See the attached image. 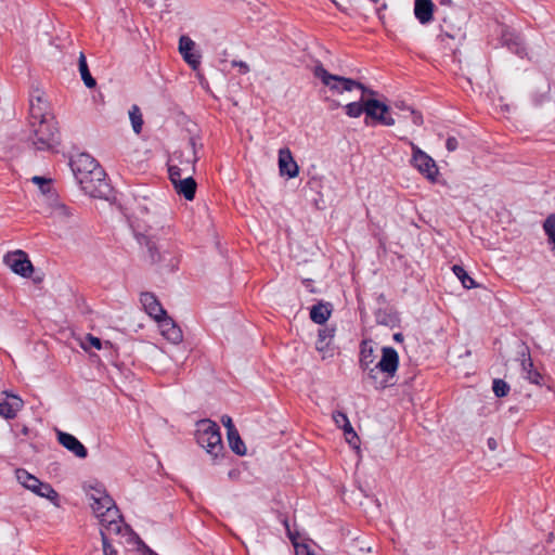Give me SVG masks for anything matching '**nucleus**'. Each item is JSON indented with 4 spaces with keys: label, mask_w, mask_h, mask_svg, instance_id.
Returning <instances> with one entry per match:
<instances>
[{
    "label": "nucleus",
    "mask_w": 555,
    "mask_h": 555,
    "mask_svg": "<svg viewBox=\"0 0 555 555\" xmlns=\"http://www.w3.org/2000/svg\"><path fill=\"white\" fill-rule=\"evenodd\" d=\"M146 245H147V248H149V251H150L151 260L153 262L159 261L160 260V256H159L158 249L155 246V244L153 242H151V241H147Z\"/></svg>",
    "instance_id": "obj_40"
},
{
    "label": "nucleus",
    "mask_w": 555,
    "mask_h": 555,
    "mask_svg": "<svg viewBox=\"0 0 555 555\" xmlns=\"http://www.w3.org/2000/svg\"><path fill=\"white\" fill-rule=\"evenodd\" d=\"M371 1L374 2V3H377L379 0H371Z\"/></svg>",
    "instance_id": "obj_56"
},
{
    "label": "nucleus",
    "mask_w": 555,
    "mask_h": 555,
    "mask_svg": "<svg viewBox=\"0 0 555 555\" xmlns=\"http://www.w3.org/2000/svg\"><path fill=\"white\" fill-rule=\"evenodd\" d=\"M453 273L456 275V278L461 281L462 285L467 288H475L477 287V284L473 278H470L465 269L459 264H454L452 267Z\"/></svg>",
    "instance_id": "obj_29"
},
{
    "label": "nucleus",
    "mask_w": 555,
    "mask_h": 555,
    "mask_svg": "<svg viewBox=\"0 0 555 555\" xmlns=\"http://www.w3.org/2000/svg\"><path fill=\"white\" fill-rule=\"evenodd\" d=\"M102 545L104 555H117L116 550L109 544L106 534L101 531Z\"/></svg>",
    "instance_id": "obj_38"
},
{
    "label": "nucleus",
    "mask_w": 555,
    "mask_h": 555,
    "mask_svg": "<svg viewBox=\"0 0 555 555\" xmlns=\"http://www.w3.org/2000/svg\"><path fill=\"white\" fill-rule=\"evenodd\" d=\"M149 8H153L158 0H142Z\"/></svg>",
    "instance_id": "obj_51"
},
{
    "label": "nucleus",
    "mask_w": 555,
    "mask_h": 555,
    "mask_svg": "<svg viewBox=\"0 0 555 555\" xmlns=\"http://www.w3.org/2000/svg\"><path fill=\"white\" fill-rule=\"evenodd\" d=\"M91 500L90 506L94 516L100 520L103 526L113 529L117 532L120 531L119 520L121 515L117 508L114 500L107 494L106 490L102 487H92L88 493Z\"/></svg>",
    "instance_id": "obj_1"
},
{
    "label": "nucleus",
    "mask_w": 555,
    "mask_h": 555,
    "mask_svg": "<svg viewBox=\"0 0 555 555\" xmlns=\"http://www.w3.org/2000/svg\"><path fill=\"white\" fill-rule=\"evenodd\" d=\"M50 215H51V217H53L55 219L64 221V220L70 218L73 214L66 205H64L62 203H55L51 206Z\"/></svg>",
    "instance_id": "obj_33"
},
{
    "label": "nucleus",
    "mask_w": 555,
    "mask_h": 555,
    "mask_svg": "<svg viewBox=\"0 0 555 555\" xmlns=\"http://www.w3.org/2000/svg\"><path fill=\"white\" fill-rule=\"evenodd\" d=\"M88 184H79L82 191L93 198H100L111 201L114 198L113 188L106 180V173L101 169L93 171L91 176L87 178Z\"/></svg>",
    "instance_id": "obj_8"
},
{
    "label": "nucleus",
    "mask_w": 555,
    "mask_h": 555,
    "mask_svg": "<svg viewBox=\"0 0 555 555\" xmlns=\"http://www.w3.org/2000/svg\"><path fill=\"white\" fill-rule=\"evenodd\" d=\"M502 41L511 51L515 52L516 54L522 53L519 37L514 35L513 33L504 31L502 34Z\"/></svg>",
    "instance_id": "obj_30"
},
{
    "label": "nucleus",
    "mask_w": 555,
    "mask_h": 555,
    "mask_svg": "<svg viewBox=\"0 0 555 555\" xmlns=\"http://www.w3.org/2000/svg\"><path fill=\"white\" fill-rule=\"evenodd\" d=\"M446 146L449 152H454L459 146V142H457L456 138L449 137L447 139Z\"/></svg>",
    "instance_id": "obj_42"
},
{
    "label": "nucleus",
    "mask_w": 555,
    "mask_h": 555,
    "mask_svg": "<svg viewBox=\"0 0 555 555\" xmlns=\"http://www.w3.org/2000/svg\"><path fill=\"white\" fill-rule=\"evenodd\" d=\"M366 106V124H369V118L384 126H393L396 124V119L390 116V106L387 104L375 99H367Z\"/></svg>",
    "instance_id": "obj_10"
},
{
    "label": "nucleus",
    "mask_w": 555,
    "mask_h": 555,
    "mask_svg": "<svg viewBox=\"0 0 555 555\" xmlns=\"http://www.w3.org/2000/svg\"><path fill=\"white\" fill-rule=\"evenodd\" d=\"M337 106H339V103H334L333 104V107H337Z\"/></svg>",
    "instance_id": "obj_55"
},
{
    "label": "nucleus",
    "mask_w": 555,
    "mask_h": 555,
    "mask_svg": "<svg viewBox=\"0 0 555 555\" xmlns=\"http://www.w3.org/2000/svg\"><path fill=\"white\" fill-rule=\"evenodd\" d=\"M284 526L286 528V533H287V537L288 539L291 540L294 548H295V554L297 555V547L298 550L301 547V546H309L307 543H299L298 542V539H299V532L298 531H293L289 527V524H288V520L285 519L284 521Z\"/></svg>",
    "instance_id": "obj_35"
},
{
    "label": "nucleus",
    "mask_w": 555,
    "mask_h": 555,
    "mask_svg": "<svg viewBox=\"0 0 555 555\" xmlns=\"http://www.w3.org/2000/svg\"><path fill=\"white\" fill-rule=\"evenodd\" d=\"M4 262L14 273L23 278H29L34 271L33 263L28 259L27 254L20 249L8 253L4 256Z\"/></svg>",
    "instance_id": "obj_11"
},
{
    "label": "nucleus",
    "mask_w": 555,
    "mask_h": 555,
    "mask_svg": "<svg viewBox=\"0 0 555 555\" xmlns=\"http://www.w3.org/2000/svg\"><path fill=\"white\" fill-rule=\"evenodd\" d=\"M487 443H488V447H489V449H490L491 451L496 450V448H498V442H496V440H495L494 438H489V439H488V441H487Z\"/></svg>",
    "instance_id": "obj_49"
},
{
    "label": "nucleus",
    "mask_w": 555,
    "mask_h": 555,
    "mask_svg": "<svg viewBox=\"0 0 555 555\" xmlns=\"http://www.w3.org/2000/svg\"><path fill=\"white\" fill-rule=\"evenodd\" d=\"M30 117L34 120L43 119L52 117L48 113V103L43 98V92L40 90H35L30 96Z\"/></svg>",
    "instance_id": "obj_16"
},
{
    "label": "nucleus",
    "mask_w": 555,
    "mask_h": 555,
    "mask_svg": "<svg viewBox=\"0 0 555 555\" xmlns=\"http://www.w3.org/2000/svg\"><path fill=\"white\" fill-rule=\"evenodd\" d=\"M73 173L79 184H88L87 178L96 169H101L100 164L89 154L81 153L70 160Z\"/></svg>",
    "instance_id": "obj_9"
},
{
    "label": "nucleus",
    "mask_w": 555,
    "mask_h": 555,
    "mask_svg": "<svg viewBox=\"0 0 555 555\" xmlns=\"http://www.w3.org/2000/svg\"><path fill=\"white\" fill-rule=\"evenodd\" d=\"M87 340L89 341V344H90L93 348H95V349H98V350H100V349L102 348V343H101V339H100V338H98V337L92 336V335H90V334H89V335L87 336Z\"/></svg>",
    "instance_id": "obj_43"
},
{
    "label": "nucleus",
    "mask_w": 555,
    "mask_h": 555,
    "mask_svg": "<svg viewBox=\"0 0 555 555\" xmlns=\"http://www.w3.org/2000/svg\"><path fill=\"white\" fill-rule=\"evenodd\" d=\"M31 181L39 185L42 193H49L51 188V180L43 177L35 176Z\"/></svg>",
    "instance_id": "obj_37"
},
{
    "label": "nucleus",
    "mask_w": 555,
    "mask_h": 555,
    "mask_svg": "<svg viewBox=\"0 0 555 555\" xmlns=\"http://www.w3.org/2000/svg\"><path fill=\"white\" fill-rule=\"evenodd\" d=\"M334 333V328L325 327L320 330L318 334V340L315 343V348L319 351H324L328 347L331 340L333 339Z\"/></svg>",
    "instance_id": "obj_28"
},
{
    "label": "nucleus",
    "mask_w": 555,
    "mask_h": 555,
    "mask_svg": "<svg viewBox=\"0 0 555 555\" xmlns=\"http://www.w3.org/2000/svg\"><path fill=\"white\" fill-rule=\"evenodd\" d=\"M297 555H317L310 546H301L299 551L297 550Z\"/></svg>",
    "instance_id": "obj_45"
},
{
    "label": "nucleus",
    "mask_w": 555,
    "mask_h": 555,
    "mask_svg": "<svg viewBox=\"0 0 555 555\" xmlns=\"http://www.w3.org/2000/svg\"><path fill=\"white\" fill-rule=\"evenodd\" d=\"M377 319L379 323L388 324L387 318L380 319V317L378 315Z\"/></svg>",
    "instance_id": "obj_54"
},
{
    "label": "nucleus",
    "mask_w": 555,
    "mask_h": 555,
    "mask_svg": "<svg viewBox=\"0 0 555 555\" xmlns=\"http://www.w3.org/2000/svg\"><path fill=\"white\" fill-rule=\"evenodd\" d=\"M400 139L405 140L412 150V166L430 182H435L439 175L435 160L427 153L422 151L413 141L406 140L404 137H400Z\"/></svg>",
    "instance_id": "obj_7"
},
{
    "label": "nucleus",
    "mask_w": 555,
    "mask_h": 555,
    "mask_svg": "<svg viewBox=\"0 0 555 555\" xmlns=\"http://www.w3.org/2000/svg\"><path fill=\"white\" fill-rule=\"evenodd\" d=\"M346 440L349 444L353 446V447H357L358 442H359V437L358 435L356 434V438H352V434H348V437H346Z\"/></svg>",
    "instance_id": "obj_47"
},
{
    "label": "nucleus",
    "mask_w": 555,
    "mask_h": 555,
    "mask_svg": "<svg viewBox=\"0 0 555 555\" xmlns=\"http://www.w3.org/2000/svg\"><path fill=\"white\" fill-rule=\"evenodd\" d=\"M434 3L431 0H415L414 14L422 24H427L433 20Z\"/></svg>",
    "instance_id": "obj_21"
},
{
    "label": "nucleus",
    "mask_w": 555,
    "mask_h": 555,
    "mask_svg": "<svg viewBox=\"0 0 555 555\" xmlns=\"http://www.w3.org/2000/svg\"><path fill=\"white\" fill-rule=\"evenodd\" d=\"M399 366V356L395 348L383 347L382 359L375 365V371L379 370L383 373L393 376Z\"/></svg>",
    "instance_id": "obj_13"
},
{
    "label": "nucleus",
    "mask_w": 555,
    "mask_h": 555,
    "mask_svg": "<svg viewBox=\"0 0 555 555\" xmlns=\"http://www.w3.org/2000/svg\"><path fill=\"white\" fill-rule=\"evenodd\" d=\"M18 482L30 490L35 494L41 498H46L53 502L56 506L59 505V493L52 488L50 483L40 481L36 476L29 474L23 468H18L15 472Z\"/></svg>",
    "instance_id": "obj_6"
},
{
    "label": "nucleus",
    "mask_w": 555,
    "mask_h": 555,
    "mask_svg": "<svg viewBox=\"0 0 555 555\" xmlns=\"http://www.w3.org/2000/svg\"><path fill=\"white\" fill-rule=\"evenodd\" d=\"M221 423H222V425L227 429V435L231 434V431H236L237 430L235 428L234 424H233V421H232L231 416H229V415H222L221 416Z\"/></svg>",
    "instance_id": "obj_41"
},
{
    "label": "nucleus",
    "mask_w": 555,
    "mask_h": 555,
    "mask_svg": "<svg viewBox=\"0 0 555 555\" xmlns=\"http://www.w3.org/2000/svg\"><path fill=\"white\" fill-rule=\"evenodd\" d=\"M390 112H392V114L395 116H396V113H401V114L408 113L409 116L411 117V124L414 127H420L424 122L422 114L420 112H416L415 109L406 106L405 103L402 101L395 102L393 105L390 106Z\"/></svg>",
    "instance_id": "obj_23"
},
{
    "label": "nucleus",
    "mask_w": 555,
    "mask_h": 555,
    "mask_svg": "<svg viewBox=\"0 0 555 555\" xmlns=\"http://www.w3.org/2000/svg\"><path fill=\"white\" fill-rule=\"evenodd\" d=\"M146 555H158L156 552H154L153 550L146 547V551H145Z\"/></svg>",
    "instance_id": "obj_52"
},
{
    "label": "nucleus",
    "mask_w": 555,
    "mask_h": 555,
    "mask_svg": "<svg viewBox=\"0 0 555 555\" xmlns=\"http://www.w3.org/2000/svg\"><path fill=\"white\" fill-rule=\"evenodd\" d=\"M543 230L547 235V241L553 245L552 250L555 255V214L550 215L543 222Z\"/></svg>",
    "instance_id": "obj_32"
},
{
    "label": "nucleus",
    "mask_w": 555,
    "mask_h": 555,
    "mask_svg": "<svg viewBox=\"0 0 555 555\" xmlns=\"http://www.w3.org/2000/svg\"><path fill=\"white\" fill-rule=\"evenodd\" d=\"M57 441L68 451L73 452L77 457H87V449L75 436L57 430Z\"/></svg>",
    "instance_id": "obj_18"
},
{
    "label": "nucleus",
    "mask_w": 555,
    "mask_h": 555,
    "mask_svg": "<svg viewBox=\"0 0 555 555\" xmlns=\"http://www.w3.org/2000/svg\"><path fill=\"white\" fill-rule=\"evenodd\" d=\"M196 440L212 459H217L223 452V444L220 428L217 423L210 420H201L197 422Z\"/></svg>",
    "instance_id": "obj_3"
},
{
    "label": "nucleus",
    "mask_w": 555,
    "mask_h": 555,
    "mask_svg": "<svg viewBox=\"0 0 555 555\" xmlns=\"http://www.w3.org/2000/svg\"><path fill=\"white\" fill-rule=\"evenodd\" d=\"M374 359H375V356H374L373 347L371 345H367L365 341H363L361 345V350H360V366L364 371L367 370L370 377H372V378H376V376L374 375L375 367H371V365L374 362Z\"/></svg>",
    "instance_id": "obj_22"
},
{
    "label": "nucleus",
    "mask_w": 555,
    "mask_h": 555,
    "mask_svg": "<svg viewBox=\"0 0 555 555\" xmlns=\"http://www.w3.org/2000/svg\"><path fill=\"white\" fill-rule=\"evenodd\" d=\"M140 301L145 312L156 321H160L167 313L153 293H142Z\"/></svg>",
    "instance_id": "obj_17"
},
{
    "label": "nucleus",
    "mask_w": 555,
    "mask_h": 555,
    "mask_svg": "<svg viewBox=\"0 0 555 555\" xmlns=\"http://www.w3.org/2000/svg\"><path fill=\"white\" fill-rule=\"evenodd\" d=\"M439 3L441 5H449L451 3V0H439Z\"/></svg>",
    "instance_id": "obj_53"
},
{
    "label": "nucleus",
    "mask_w": 555,
    "mask_h": 555,
    "mask_svg": "<svg viewBox=\"0 0 555 555\" xmlns=\"http://www.w3.org/2000/svg\"><path fill=\"white\" fill-rule=\"evenodd\" d=\"M33 145L38 151H50L60 144V132L54 117L38 119V125L33 122Z\"/></svg>",
    "instance_id": "obj_4"
},
{
    "label": "nucleus",
    "mask_w": 555,
    "mask_h": 555,
    "mask_svg": "<svg viewBox=\"0 0 555 555\" xmlns=\"http://www.w3.org/2000/svg\"><path fill=\"white\" fill-rule=\"evenodd\" d=\"M129 118L131 120L133 131L135 133H140L142 130L143 119L139 106L132 105L129 111Z\"/></svg>",
    "instance_id": "obj_34"
},
{
    "label": "nucleus",
    "mask_w": 555,
    "mask_h": 555,
    "mask_svg": "<svg viewBox=\"0 0 555 555\" xmlns=\"http://www.w3.org/2000/svg\"><path fill=\"white\" fill-rule=\"evenodd\" d=\"M227 436L231 450L237 455H245L247 450L244 441L241 439L238 431H231V434H228Z\"/></svg>",
    "instance_id": "obj_27"
},
{
    "label": "nucleus",
    "mask_w": 555,
    "mask_h": 555,
    "mask_svg": "<svg viewBox=\"0 0 555 555\" xmlns=\"http://www.w3.org/2000/svg\"><path fill=\"white\" fill-rule=\"evenodd\" d=\"M396 117H397V119H398L399 121H402V122H403V121H406V120H410V121H411V117L409 116V114H408V113H403V114H401V113H396Z\"/></svg>",
    "instance_id": "obj_48"
},
{
    "label": "nucleus",
    "mask_w": 555,
    "mask_h": 555,
    "mask_svg": "<svg viewBox=\"0 0 555 555\" xmlns=\"http://www.w3.org/2000/svg\"><path fill=\"white\" fill-rule=\"evenodd\" d=\"M193 175H181L175 171V175L169 173V179L173 185L175 191L183 196L186 201H193L195 197L197 184L192 177Z\"/></svg>",
    "instance_id": "obj_12"
},
{
    "label": "nucleus",
    "mask_w": 555,
    "mask_h": 555,
    "mask_svg": "<svg viewBox=\"0 0 555 555\" xmlns=\"http://www.w3.org/2000/svg\"><path fill=\"white\" fill-rule=\"evenodd\" d=\"M279 170L281 176H287L288 178H295L299 173V167L288 147L279 151Z\"/></svg>",
    "instance_id": "obj_15"
},
{
    "label": "nucleus",
    "mask_w": 555,
    "mask_h": 555,
    "mask_svg": "<svg viewBox=\"0 0 555 555\" xmlns=\"http://www.w3.org/2000/svg\"><path fill=\"white\" fill-rule=\"evenodd\" d=\"M345 434V437H348V434H352V438H356V431L353 430L350 422H348V425H345L341 427Z\"/></svg>",
    "instance_id": "obj_46"
},
{
    "label": "nucleus",
    "mask_w": 555,
    "mask_h": 555,
    "mask_svg": "<svg viewBox=\"0 0 555 555\" xmlns=\"http://www.w3.org/2000/svg\"><path fill=\"white\" fill-rule=\"evenodd\" d=\"M492 389L496 397L503 398L508 393L509 385L505 380L498 378L493 380Z\"/></svg>",
    "instance_id": "obj_36"
},
{
    "label": "nucleus",
    "mask_w": 555,
    "mask_h": 555,
    "mask_svg": "<svg viewBox=\"0 0 555 555\" xmlns=\"http://www.w3.org/2000/svg\"><path fill=\"white\" fill-rule=\"evenodd\" d=\"M78 67H79V73H80V76H81V79H82L85 86L90 89L94 88L96 86V81L90 74V70H89V67L87 64V60H86V55L82 52H80V54H79Z\"/></svg>",
    "instance_id": "obj_26"
},
{
    "label": "nucleus",
    "mask_w": 555,
    "mask_h": 555,
    "mask_svg": "<svg viewBox=\"0 0 555 555\" xmlns=\"http://www.w3.org/2000/svg\"><path fill=\"white\" fill-rule=\"evenodd\" d=\"M23 400L15 395L8 396V400L0 402V415L5 420H13L23 408Z\"/></svg>",
    "instance_id": "obj_20"
},
{
    "label": "nucleus",
    "mask_w": 555,
    "mask_h": 555,
    "mask_svg": "<svg viewBox=\"0 0 555 555\" xmlns=\"http://www.w3.org/2000/svg\"><path fill=\"white\" fill-rule=\"evenodd\" d=\"M158 322L160 323L162 334L167 340L173 344H179L182 340L181 328L167 314Z\"/></svg>",
    "instance_id": "obj_19"
},
{
    "label": "nucleus",
    "mask_w": 555,
    "mask_h": 555,
    "mask_svg": "<svg viewBox=\"0 0 555 555\" xmlns=\"http://www.w3.org/2000/svg\"><path fill=\"white\" fill-rule=\"evenodd\" d=\"M521 367L522 372L525 373L526 379L535 385L540 384L542 376L539 372L533 370V363L531 361V358L529 354L528 358H526L525 352H522Z\"/></svg>",
    "instance_id": "obj_24"
},
{
    "label": "nucleus",
    "mask_w": 555,
    "mask_h": 555,
    "mask_svg": "<svg viewBox=\"0 0 555 555\" xmlns=\"http://www.w3.org/2000/svg\"><path fill=\"white\" fill-rule=\"evenodd\" d=\"M331 313L332 310L328 308V305L319 302L318 305L312 306L310 310V319L317 324H324L331 317Z\"/></svg>",
    "instance_id": "obj_25"
},
{
    "label": "nucleus",
    "mask_w": 555,
    "mask_h": 555,
    "mask_svg": "<svg viewBox=\"0 0 555 555\" xmlns=\"http://www.w3.org/2000/svg\"><path fill=\"white\" fill-rule=\"evenodd\" d=\"M366 100H362V101H359V102H351V103H348L346 106H345V111H346V114L351 117V118H358L360 117L363 113L366 114Z\"/></svg>",
    "instance_id": "obj_31"
},
{
    "label": "nucleus",
    "mask_w": 555,
    "mask_h": 555,
    "mask_svg": "<svg viewBox=\"0 0 555 555\" xmlns=\"http://www.w3.org/2000/svg\"><path fill=\"white\" fill-rule=\"evenodd\" d=\"M313 74L317 78L321 79L324 86L328 87L334 92L343 93L345 91L360 89L363 94H375V91L367 89L360 81L338 75H332L322 65H317L313 69Z\"/></svg>",
    "instance_id": "obj_5"
},
{
    "label": "nucleus",
    "mask_w": 555,
    "mask_h": 555,
    "mask_svg": "<svg viewBox=\"0 0 555 555\" xmlns=\"http://www.w3.org/2000/svg\"><path fill=\"white\" fill-rule=\"evenodd\" d=\"M197 160L196 139L191 137L170 156L168 172L175 175V171H178L181 175H193Z\"/></svg>",
    "instance_id": "obj_2"
},
{
    "label": "nucleus",
    "mask_w": 555,
    "mask_h": 555,
    "mask_svg": "<svg viewBox=\"0 0 555 555\" xmlns=\"http://www.w3.org/2000/svg\"><path fill=\"white\" fill-rule=\"evenodd\" d=\"M333 420H334L335 424L340 428L345 425H348V422H349L347 415L339 411L334 412Z\"/></svg>",
    "instance_id": "obj_39"
},
{
    "label": "nucleus",
    "mask_w": 555,
    "mask_h": 555,
    "mask_svg": "<svg viewBox=\"0 0 555 555\" xmlns=\"http://www.w3.org/2000/svg\"><path fill=\"white\" fill-rule=\"evenodd\" d=\"M232 66L240 67L243 74H246L249 72V66L245 62H242V61H233Z\"/></svg>",
    "instance_id": "obj_44"
},
{
    "label": "nucleus",
    "mask_w": 555,
    "mask_h": 555,
    "mask_svg": "<svg viewBox=\"0 0 555 555\" xmlns=\"http://www.w3.org/2000/svg\"><path fill=\"white\" fill-rule=\"evenodd\" d=\"M393 339L398 343L403 341V334L402 333H396L393 334Z\"/></svg>",
    "instance_id": "obj_50"
},
{
    "label": "nucleus",
    "mask_w": 555,
    "mask_h": 555,
    "mask_svg": "<svg viewBox=\"0 0 555 555\" xmlns=\"http://www.w3.org/2000/svg\"><path fill=\"white\" fill-rule=\"evenodd\" d=\"M195 42L188 36H181L179 39V52L183 60L196 70L201 65V54L194 52Z\"/></svg>",
    "instance_id": "obj_14"
}]
</instances>
